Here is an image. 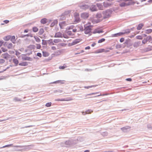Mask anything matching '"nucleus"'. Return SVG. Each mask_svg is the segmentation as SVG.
<instances>
[{
  "label": "nucleus",
  "mask_w": 152,
  "mask_h": 152,
  "mask_svg": "<svg viewBox=\"0 0 152 152\" xmlns=\"http://www.w3.org/2000/svg\"><path fill=\"white\" fill-rule=\"evenodd\" d=\"M134 28V27H133V28H131L130 29V31H131V30H133Z\"/></svg>",
  "instance_id": "61"
},
{
  "label": "nucleus",
  "mask_w": 152,
  "mask_h": 152,
  "mask_svg": "<svg viewBox=\"0 0 152 152\" xmlns=\"http://www.w3.org/2000/svg\"><path fill=\"white\" fill-rule=\"evenodd\" d=\"M14 100L16 102V101H20V99H18L16 98H15V99H14Z\"/></svg>",
  "instance_id": "51"
},
{
  "label": "nucleus",
  "mask_w": 152,
  "mask_h": 152,
  "mask_svg": "<svg viewBox=\"0 0 152 152\" xmlns=\"http://www.w3.org/2000/svg\"><path fill=\"white\" fill-rule=\"evenodd\" d=\"M82 41L81 39H77L75 40L72 42L73 45L76 44Z\"/></svg>",
  "instance_id": "15"
},
{
  "label": "nucleus",
  "mask_w": 152,
  "mask_h": 152,
  "mask_svg": "<svg viewBox=\"0 0 152 152\" xmlns=\"http://www.w3.org/2000/svg\"><path fill=\"white\" fill-rule=\"evenodd\" d=\"M5 62V60L3 59H0V64H2Z\"/></svg>",
  "instance_id": "39"
},
{
  "label": "nucleus",
  "mask_w": 152,
  "mask_h": 152,
  "mask_svg": "<svg viewBox=\"0 0 152 152\" xmlns=\"http://www.w3.org/2000/svg\"><path fill=\"white\" fill-rule=\"evenodd\" d=\"M12 145H13L12 144L8 145H5V146H3L2 147V148H6V147H10L12 146Z\"/></svg>",
  "instance_id": "32"
},
{
  "label": "nucleus",
  "mask_w": 152,
  "mask_h": 152,
  "mask_svg": "<svg viewBox=\"0 0 152 152\" xmlns=\"http://www.w3.org/2000/svg\"><path fill=\"white\" fill-rule=\"evenodd\" d=\"M37 49H40L41 48V46L40 44H37Z\"/></svg>",
  "instance_id": "37"
},
{
  "label": "nucleus",
  "mask_w": 152,
  "mask_h": 152,
  "mask_svg": "<svg viewBox=\"0 0 152 152\" xmlns=\"http://www.w3.org/2000/svg\"><path fill=\"white\" fill-rule=\"evenodd\" d=\"M2 55L3 58L6 59L10 58V55L7 53L3 54Z\"/></svg>",
  "instance_id": "8"
},
{
  "label": "nucleus",
  "mask_w": 152,
  "mask_h": 152,
  "mask_svg": "<svg viewBox=\"0 0 152 152\" xmlns=\"http://www.w3.org/2000/svg\"><path fill=\"white\" fill-rule=\"evenodd\" d=\"M92 112V111H91V112L89 111H88L87 112H86V114H90L91 113V112Z\"/></svg>",
  "instance_id": "54"
},
{
  "label": "nucleus",
  "mask_w": 152,
  "mask_h": 152,
  "mask_svg": "<svg viewBox=\"0 0 152 152\" xmlns=\"http://www.w3.org/2000/svg\"><path fill=\"white\" fill-rule=\"evenodd\" d=\"M97 6L99 9L101 10H102L103 9V7L102 5L98 4H97Z\"/></svg>",
  "instance_id": "19"
},
{
  "label": "nucleus",
  "mask_w": 152,
  "mask_h": 152,
  "mask_svg": "<svg viewBox=\"0 0 152 152\" xmlns=\"http://www.w3.org/2000/svg\"><path fill=\"white\" fill-rule=\"evenodd\" d=\"M30 46L31 47H34V45H31Z\"/></svg>",
  "instance_id": "62"
},
{
  "label": "nucleus",
  "mask_w": 152,
  "mask_h": 152,
  "mask_svg": "<svg viewBox=\"0 0 152 152\" xmlns=\"http://www.w3.org/2000/svg\"><path fill=\"white\" fill-rule=\"evenodd\" d=\"M96 85H93V86H85L84 87V88H87V89H88L89 88H91V87H96Z\"/></svg>",
  "instance_id": "34"
},
{
  "label": "nucleus",
  "mask_w": 152,
  "mask_h": 152,
  "mask_svg": "<svg viewBox=\"0 0 152 152\" xmlns=\"http://www.w3.org/2000/svg\"><path fill=\"white\" fill-rule=\"evenodd\" d=\"M111 14V12L110 10H107L103 12V18L104 19L109 18Z\"/></svg>",
  "instance_id": "3"
},
{
  "label": "nucleus",
  "mask_w": 152,
  "mask_h": 152,
  "mask_svg": "<svg viewBox=\"0 0 152 152\" xmlns=\"http://www.w3.org/2000/svg\"><path fill=\"white\" fill-rule=\"evenodd\" d=\"M46 42H43L42 43V44L43 45H46Z\"/></svg>",
  "instance_id": "59"
},
{
  "label": "nucleus",
  "mask_w": 152,
  "mask_h": 152,
  "mask_svg": "<svg viewBox=\"0 0 152 152\" xmlns=\"http://www.w3.org/2000/svg\"><path fill=\"white\" fill-rule=\"evenodd\" d=\"M85 27L84 32L85 34H90L91 33L92 26L91 25L88 26L85 25Z\"/></svg>",
  "instance_id": "2"
},
{
  "label": "nucleus",
  "mask_w": 152,
  "mask_h": 152,
  "mask_svg": "<svg viewBox=\"0 0 152 152\" xmlns=\"http://www.w3.org/2000/svg\"><path fill=\"white\" fill-rule=\"evenodd\" d=\"M28 32V30L27 29L25 30L24 31V33H27Z\"/></svg>",
  "instance_id": "57"
},
{
  "label": "nucleus",
  "mask_w": 152,
  "mask_h": 152,
  "mask_svg": "<svg viewBox=\"0 0 152 152\" xmlns=\"http://www.w3.org/2000/svg\"><path fill=\"white\" fill-rule=\"evenodd\" d=\"M41 22L42 24H45L47 22V19L46 18L42 19L41 20Z\"/></svg>",
  "instance_id": "22"
},
{
  "label": "nucleus",
  "mask_w": 152,
  "mask_h": 152,
  "mask_svg": "<svg viewBox=\"0 0 152 152\" xmlns=\"http://www.w3.org/2000/svg\"><path fill=\"white\" fill-rule=\"evenodd\" d=\"M96 45V43L95 42H93L91 45V46L93 47H94Z\"/></svg>",
  "instance_id": "50"
},
{
  "label": "nucleus",
  "mask_w": 152,
  "mask_h": 152,
  "mask_svg": "<svg viewBox=\"0 0 152 152\" xmlns=\"http://www.w3.org/2000/svg\"><path fill=\"white\" fill-rule=\"evenodd\" d=\"M37 55L39 57H41L42 56V54L40 53H37Z\"/></svg>",
  "instance_id": "44"
},
{
  "label": "nucleus",
  "mask_w": 152,
  "mask_h": 152,
  "mask_svg": "<svg viewBox=\"0 0 152 152\" xmlns=\"http://www.w3.org/2000/svg\"><path fill=\"white\" fill-rule=\"evenodd\" d=\"M59 25L61 28H63V26H65L66 25V23L65 22H61V23L59 24Z\"/></svg>",
  "instance_id": "18"
},
{
  "label": "nucleus",
  "mask_w": 152,
  "mask_h": 152,
  "mask_svg": "<svg viewBox=\"0 0 152 152\" xmlns=\"http://www.w3.org/2000/svg\"><path fill=\"white\" fill-rule=\"evenodd\" d=\"M49 55V54L47 52H43V56L45 57L48 56Z\"/></svg>",
  "instance_id": "28"
},
{
  "label": "nucleus",
  "mask_w": 152,
  "mask_h": 152,
  "mask_svg": "<svg viewBox=\"0 0 152 152\" xmlns=\"http://www.w3.org/2000/svg\"><path fill=\"white\" fill-rule=\"evenodd\" d=\"M12 44L11 43H10L7 45V47L9 49L12 48Z\"/></svg>",
  "instance_id": "23"
},
{
  "label": "nucleus",
  "mask_w": 152,
  "mask_h": 152,
  "mask_svg": "<svg viewBox=\"0 0 152 152\" xmlns=\"http://www.w3.org/2000/svg\"><path fill=\"white\" fill-rule=\"evenodd\" d=\"M151 39V37L149 36L147 37L146 38H144L142 41V43L143 44H146L148 41H150Z\"/></svg>",
  "instance_id": "5"
},
{
  "label": "nucleus",
  "mask_w": 152,
  "mask_h": 152,
  "mask_svg": "<svg viewBox=\"0 0 152 152\" xmlns=\"http://www.w3.org/2000/svg\"><path fill=\"white\" fill-rule=\"evenodd\" d=\"M146 33L149 34L151 33L152 32V29H147L145 31Z\"/></svg>",
  "instance_id": "24"
},
{
  "label": "nucleus",
  "mask_w": 152,
  "mask_h": 152,
  "mask_svg": "<svg viewBox=\"0 0 152 152\" xmlns=\"http://www.w3.org/2000/svg\"><path fill=\"white\" fill-rule=\"evenodd\" d=\"M136 37L137 39H142L143 38V37L141 35L137 36Z\"/></svg>",
  "instance_id": "29"
},
{
  "label": "nucleus",
  "mask_w": 152,
  "mask_h": 152,
  "mask_svg": "<svg viewBox=\"0 0 152 152\" xmlns=\"http://www.w3.org/2000/svg\"><path fill=\"white\" fill-rule=\"evenodd\" d=\"M54 42L55 43H57L59 42V41L57 39H55L54 40Z\"/></svg>",
  "instance_id": "49"
},
{
  "label": "nucleus",
  "mask_w": 152,
  "mask_h": 152,
  "mask_svg": "<svg viewBox=\"0 0 152 152\" xmlns=\"http://www.w3.org/2000/svg\"><path fill=\"white\" fill-rule=\"evenodd\" d=\"M53 50H56V48L54 46H53L51 48Z\"/></svg>",
  "instance_id": "52"
},
{
  "label": "nucleus",
  "mask_w": 152,
  "mask_h": 152,
  "mask_svg": "<svg viewBox=\"0 0 152 152\" xmlns=\"http://www.w3.org/2000/svg\"><path fill=\"white\" fill-rule=\"evenodd\" d=\"M1 49H2V51L4 52H6V51H7V49H5L3 47H2L1 48Z\"/></svg>",
  "instance_id": "43"
},
{
  "label": "nucleus",
  "mask_w": 152,
  "mask_h": 152,
  "mask_svg": "<svg viewBox=\"0 0 152 152\" xmlns=\"http://www.w3.org/2000/svg\"><path fill=\"white\" fill-rule=\"evenodd\" d=\"M90 49V46H87L85 48V50L87 49Z\"/></svg>",
  "instance_id": "47"
},
{
  "label": "nucleus",
  "mask_w": 152,
  "mask_h": 152,
  "mask_svg": "<svg viewBox=\"0 0 152 152\" xmlns=\"http://www.w3.org/2000/svg\"><path fill=\"white\" fill-rule=\"evenodd\" d=\"M80 9L84 10H86L89 8V6L87 5H80Z\"/></svg>",
  "instance_id": "10"
},
{
  "label": "nucleus",
  "mask_w": 152,
  "mask_h": 152,
  "mask_svg": "<svg viewBox=\"0 0 152 152\" xmlns=\"http://www.w3.org/2000/svg\"><path fill=\"white\" fill-rule=\"evenodd\" d=\"M56 101H69V100H65L64 99H56Z\"/></svg>",
  "instance_id": "33"
},
{
  "label": "nucleus",
  "mask_w": 152,
  "mask_h": 152,
  "mask_svg": "<svg viewBox=\"0 0 152 152\" xmlns=\"http://www.w3.org/2000/svg\"><path fill=\"white\" fill-rule=\"evenodd\" d=\"M84 52V51L83 50H81V51L80 52H79V53H75V54H80V53H83Z\"/></svg>",
  "instance_id": "46"
},
{
  "label": "nucleus",
  "mask_w": 152,
  "mask_h": 152,
  "mask_svg": "<svg viewBox=\"0 0 152 152\" xmlns=\"http://www.w3.org/2000/svg\"><path fill=\"white\" fill-rule=\"evenodd\" d=\"M102 16L101 13H98L96 14V17L91 19V21L94 23H97L100 22L102 20L100 18Z\"/></svg>",
  "instance_id": "1"
},
{
  "label": "nucleus",
  "mask_w": 152,
  "mask_h": 152,
  "mask_svg": "<svg viewBox=\"0 0 152 152\" xmlns=\"http://www.w3.org/2000/svg\"><path fill=\"white\" fill-rule=\"evenodd\" d=\"M52 103L51 102H49L47 103L46 104L45 106L47 107H50Z\"/></svg>",
  "instance_id": "30"
},
{
  "label": "nucleus",
  "mask_w": 152,
  "mask_h": 152,
  "mask_svg": "<svg viewBox=\"0 0 152 152\" xmlns=\"http://www.w3.org/2000/svg\"><path fill=\"white\" fill-rule=\"evenodd\" d=\"M15 37L14 36H12L11 37V40L12 41H13L15 40Z\"/></svg>",
  "instance_id": "38"
},
{
  "label": "nucleus",
  "mask_w": 152,
  "mask_h": 152,
  "mask_svg": "<svg viewBox=\"0 0 152 152\" xmlns=\"http://www.w3.org/2000/svg\"><path fill=\"white\" fill-rule=\"evenodd\" d=\"M126 80L128 81H131L132 80V79L131 78H127L126 79Z\"/></svg>",
  "instance_id": "55"
},
{
  "label": "nucleus",
  "mask_w": 152,
  "mask_h": 152,
  "mask_svg": "<svg viewBox=\"0 0 152 152\" xmlns=\"http://www.w3.org/2000/svg\"><path fill=\"white\" fill-rule=\"evenodd\" d=\"M38 30V28L36 27H34L33 28V31L34 32H37Z\"/></svg>",
  "instance_id": "26"
},
{
  "label": "nucleus",
  "mask_w": 152,
  "mask_h": 152,
  "mask_svg": "<svg viewBox=\"0 0 152 152\" xmlns=\"http://www.w3.org/2000/svg\"><path fill=\"white\" fill-rule=\"evenodd\" d=\"M109 51V50H105L104 49H100L97 50L95 53H103L104 52H107Z\"/></svg>",
  "instance_id": "7"
},
{
  "label": "nucleus",
  "mask_w": 152,
  "mask_h": 152,
  "mask_svg": "<svg viewBox=\"0 0 152 152\" xmlns=\"http://www.w3.org/2000/svg\"><path fill=\"white\" fill-rule=\"evenodd\" d=\"M124 1L125 2H123L120 4V6L121 7L129 5L131 4V2L129 0H124Z\"/></svg>",
  "instance_id": "4"
},
{
  "label": "nucleus",
  "mask_w": 152,
  "mask_h": 152,
  "mask_svg": "<svg viewBox=\"0 0 152 152\" xmlns=\"http://www.w3.org/2000/svg\"><path fill=\"white\" fill-rule=\"evenodd\" d=\"M11 38V36H8L4 38V39L6 41H8L9 40H10Z\"/></svg>",
  "instance_id": "27"
},
{
  "label": "nucleus",
  "mask_w": 152,
  "mask_h": 152,
  "mask_svg": "<svg viewBox=\"0 0 152 152\" xmlns=\"http://www.w3.org/2000/svg\"><path fill=\"white\" fill-rule=\"evenodd\" d=\"M89 16L88 14L87 13H83L81 14V17L83 18H87Z\"/></svg>",
  "instance_id": "9"
},
{
  "label": "nucleus",
  "mask_w": 152,
  "mask_h": 152,
  "mask_svg": "<svg viewBox=\"0 0 152 152\" xmlns=\"http://www.w3.org/2000/svg\"><path fill=\"white\" fill-rule=\"evenodd\" d=\"M19 65L22 66H26L27 65V63L26 62H23L20 63Z\"/></svg>",
  "instance_id": "25"
},
{
  "label": "nucleus",
  "mask_w": 152,
  "mask_h": 152,
  "mask_svg": "<svg viewBox=\"0 0 152 152\" xmlns=\"http://www.w3.org/2000/svg\"><path fill=\"white\" fill-rule=\"evenodd\" d=\"M44 32L43 29L41 28L39 30V33L40 34H42Z\"/></svg>",
  "instance_id": "35"
},
{
  "label": "nucleus",
  "mask_w": 152,
  "mask_h": 152,
  "mask_svg": "<svg viewBox=\"0 0 152 152\" xmlns=\"http://www.w3.org/2000/svg\"><path fill=\"white\" fill-rule=\"evenodd\" d=\"M72 31L74 32H75L77 31V29H73Z\"/></svg>",
  "instance_id": "56"
},
{
  "label": "nucleus",
  "mask_w": 152,
  "mask_h": 152,
  "mask_svg": "<svg viewBox=\"0 0 152 152\" xmlns=\"http://www.w3.org/2000/svg\"><path fill=\"white\" fill-rule=\"evenodd\" d=\"M98 93H97V92H96V93H92L89 94H87L86 95V96H89V95H94V94H97Z\"/></svg>",
  "instance_id": "40"
},
{
  "label": "nucleus",
  "mask_w": 152,
  "mask_h": 152,
  "mask_svg": "<svg viewBox=\"0 0 152 152\" xmlns=\"http://www.w3.org/2000/svg\"><path fill=\"white\" fill-rule=\"evenodd\" d=\"M124 40V38H121L120 39V41L121 42H123Z\"/></svg>",
  "instance_id": "41"
},
{
  "label": "nucleus",
  "mask_w": 152,
  "mask_h": 152,
  "mask_svg": "<svg viewBox=\"0 0 152 152\" xmlns=\"http://www.w3.org/2000/svg\"><path fill=\"white\" fill-rule=\"evenodd\" d=\"M140 44V42H135V44H134V46L135 47V44Z\"/></svg>",
  "instance_id": "58"
},
{
  "label": "nucleus",
  "mask_w": 152,
  "mask_h": 152,
  "mask_svg": "<svg viewBox=\"0 0 152 152\" xmlns=\"http://www.w3.org/2000/svg\"><path fill=\"white\" fill-rule=\"evenodd\" d=\"M34 38L35 39L36 41L37 42H39L40 41V39L37 36H34Z\"/></svg>",
  "instance_id": "21"
},
{
  "label": "nucleus",
  "mask_w": 152,
  "mask_h": 152,
  "mask_svg": "<svg viewBox=\"0 0 152 152\" xmlns=\"http://www.w3.org/2000/svg\"><path fill=\"white\" fill-rule=\"evenodd\" d=\"M112 4V3H109L106 1L104 2L103 3L104 7H107L110 6Z\"/></svg>",
  "instance_id": "11"
},
{
  "label": "nucleus",
  "mask_w": 152,
  "mask_h": 152,
  "mask_svg": "<svg viewBox=\"0 0 152 152\" xmlns=\"http://www.w3.org/2000/svg\"><path fill=\"white\" fill-rule=\"evenodd\" d=\"M31 126H27L26 127H31Z\"/></svg>",
  "instance_id": "64"
},
{
  "label": "nucleus",
  "mask_w": 152,
  "mask_h": 152,
  "mask_svg": "<svg viewBox=\"0 0 152 152\" xmlns=\"http://www.w3.org/2000/svg\"><path fill=\"white\" fill-rule=\"evenodd\" d=\"M116 48H120L121 47V46L119 45H116Z\"/></svg>",
  "instance_id": "53"
},
{
  "label": "nucleus",
  "mask_w": 152,
  "mask_h": 152,
  "mask_svg": "<svg viewBox=\"0 0 152 152\" xmlns=\"http://www.w3.org/2000/svg\"><path fill=\"white\" fill-rule=\"evenodd\" d=\"M123 35H124V33H123V32H119V33H118L115 34H113V37H117L118 36Z\"/></svg>",
  "instance_id": "12"
},
{
  "label": "nucleus",
  "mask_w": 152,
  "mask_h": 152,
  "mask_svg": "<svg viewBox=\"0 0 152 152\" xmlns=\"http://www.w3.org/2000/svg\"><path fill=\"white\" fill-rule=\"evenodd\" d=\"M90 10L92 11H96L97 10L96 8L95 5H93L90 8Z\"/></svg>",
  "instance_id": "16"
},
{
  "label": "nucleus",
  "mask_w": 152,
  "mask_h": 152,
  "mask_svg": "<svg viewBox=\"0 0 152 152\" xmlns=\"http://www.w3.org/2000/svg\"><path fill=\"white\" fill-rule=\"evenodd\" d=\"M90 151L89 150H86L84 152H89Z\"/></svg>",
  "instance_id": "60"
},
{
  "label": "nucleus",
  "mask_w": 152,
  "mask_h": 152,
  "mask_svg": "<svg viewBox=\"0 0 152 152\" xmlns=\"http://www.w3.org/2000/svg\"><path fill=\"white\" fill-rule=\"evenodd\" d=\"M49 41L50 42V43L52 45H54V43H53L52 39H50L49 40Z\"/></svg>",
  "instance_id": "45"
},
{
  "label": "nucleus",
  "mask_w": 152,
  "mask_h": 152,
  "mask_svg": "<svg viewBox=\"0 0 152 152\" xmlns=\"http://www.w3.org/2000/svg\"><path fill=\"white\" fill-rule=\"evenodd\" d=\"M67 66H66V65L65 66H60L59 67V69H64L65 68H66V67H67Z\"/></svg>",
  "instance_id": "36"
},
{
  "label": "nucleus",
  "mask_w": 152,
  "mask_h": 152,
  "mask_svg": "<svg viewBox=\"0 0 152 152\" xmlns=\"http://www.w3.org/2000/svg\"><path fill=\"white\" fill-rule=\"evenodd\" d=\"M143 36L144 37H146L147 36V35L145 34H143Z\"/></svg>",
  "instance_id": "63"
},
{
  "label": "nucleus",
  "mask_w": 152,
  "mask_h": 152,
  "mask_svg": "<svg viewBox=\"0 0 152 152\" xmlns=\"http://www.w3.org/2000/svg\"><path fill=\"white\" fill-rule=\"evenodd\" d=\"M61 81V80H57L56 81H54L52 83H58L60 82Z\"/></svg>",
  "instance_id": "42"
},
{
  "label": "nucleus",
  "mask_w": 152,
  "mask_h": 152,
  "mask_svg": "<svg viewBox=\"0 0 152 152\" xmlns=\"http://www.w3.org/2000/svg\"><path fill=\"white\" fill-rule=\"evenodd\" d=\"M55 37H62V34L60 32H58L56 33L55 35Z\"/></svg>",
  "instance_id": "14"
},
{
  "label": "nucleus",
  "mask_w": 152,
  "mask_h": 152,
  "mask_svg": "<svg viewBox=\"0 0 152 152\" xmlns=\"http://www.w3.org/2000/svg\"><path fill=\"white\" fill-rule=\"evenodd\" d=\"M105 41V39H104V38H102V39H100V40H99L98 41V43H101L103 42H104V41Z\"/></svg>",
  "instance_id": "31"
},
{
  "label": "nucleus",
  "mask_w": 152,
  "mask_h": 152,
  "mask_svg": "<svg viewBox=\"0 0 152 152\" xmlns=\"http://www.w3.org/2000/svg\"><path fill=\"white\" fill-rule=\"evenodd\" d=\"M130 32V30L129 29H126L124 31L123 33L124 34H129Z\"/></svg>",
  "instance_id": "20"
},
{
  "label": "nucleus",
  "mask_w": 152,
  "mask_h": 152,
  "mask_svg": "<svg viewBox=\"0 0 152 152\" xmlns=\"http://www.w3.org/2000/svg\"><path fill=\"white\" fill-rule=\"evenodd\" d=\"M4 22L5 23H9V21L8 20H6L4 21Z\"/></svg>",
  "instance_id": "48"
},
{
  "label": "nucleus",
  "mask_w": 152,
  "mask_h": 152,
  "mask_svg": "<svg viewBox=\"0 0 152 152\" xmlns=\"http://www.w3.org/2000/svg\"><path fill=\"white\" fill-rule=\"evenodd\" d=\"M144 26V24L143 23H140L137 26V30H141Z\"/></svg>",
  "instance_id": "13"
},
{
  "label": "nucleus",
  "mask_w": 152,
  "mask_h": 152,
  "mask_svg": "<svg viewBox=\"0 0 152 152\" xmlns=\"http://www.w3.org/2000/svg\"><path fill=\"white\" fill-rule=\"evenodd\" d=\"M13 62L15 64V66H17L18 63V61L17 59L16 58H14L13 59Z\"/></svg>",
  "instance_id": "17"
},
{
  "label": "nucleus",
  "mask_w": 152,
  "mask_h": 152,
  "mask_svg": "<svg viewBox=\"0 0 152 152\" xmlns=\"http://www.w3.org/2000/svg\"><path fill=\"white\" fill-rule=\"evenodd\" d=\"M74 18L75 19V23H77L79 21V15L78 13H75L74 14Z\"/></svg>",
  "instance_id": "6"
}]
</instances>
